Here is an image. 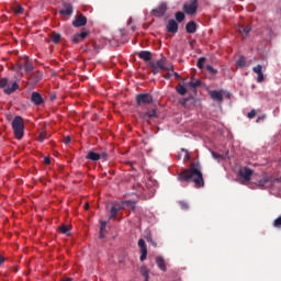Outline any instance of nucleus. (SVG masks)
Here are the masks:
<instances>
[{
  "mask_svg": "<svg viewBox=\"0 0 281 281\" xmlns=\"http://www.w3.org/2000/svg\"><path fill=\"white\" fill-rule=\"evenodd\" d=\"M50 40H52L53 43H56V44L60 43V34L52 33Z\"/></svg>",
  "mask_w": 281,
  "mask_h": 281,
  "instance_id": "obj_21",
  "label": "nucleus"
},
{
  "mask_svg": "<svg viewBox=\"0 0 281 281\" xmlns=\"http://www.w3.org/2000/svg\"><path fill=\"white\" fill-rule=\"evenodd\" d=\"M204 65H205V57H200L198 59L196 67H199V69H203Z\"/></svg>",
  "mask_w": 281,
  "mask_h": 281,
  "instance_id": "obj_26",
  "label": "nucleus"
},
{
  "mask_svg": "<svg viewBox=\"0 0 281 281\" xmlns=\"http://www.w3.org/2000/svg\"><path fill=\"white\" fill-rule=\"evenodd\" d=\"M138 57L142 59V60H145V63H148V60H150L153 58V54L148 50H142L139 54H138Z\"/></svg>",
  "mask_w": 281,
  "mask_h": 281,
  "instance_id": "obj_15",
  "label": "nucleus"
},
{
  "mask_svg": "<svg viewBox=\"0 0 281 281\" xmlns=\"http://www.w3.org/2000/svg\"><path fill=\"white\" fill-rule=\"evenodd\" d=\"M198 8H199V1L190 0L189 2L183 4V12H186V14H196Z\"/></svg>",
  "mask_w": 281,
  "mask_h": 281,
  "instance_id": "obj_6",
  "label": "nucleus"
},
{
  "mask_svg": "<svg viewBox=\"0 0 281 281\" xmlns=\"http://www.w3.org/2000/svg\"><path fill=\"white\" fill-rule=\"evenodd\" d=\"M184 19H186V14L183 12L178 11L176 13V20L178 21V23H181Z\"/></svg>",
  "mask_w": 281,
  "mask_h": 281,
  "instance_id": "obj_22",
  "label": "nucleus"
},
{
  "mask_svg": "<svg viewBox=\"0 0 281 281\" xmlns=\"http://www.w3.org/2000/svg\"><path fill=\"white\" fill-rule=\"evenodd\" d=\"M72 25L74 27H83V25H87V16L82 14L77 15Z\"/></svg>",
  "mask_w": 281,
  "mask_h": 281,
  "instance_id": "obj_9",
  "label": "nucleus"
},
{
  "mask_svg": "<svg viewBox=\"0 0 281 281\" xmlns=\"http://www.w3.org/2000/svg\"><path fill=\"white\" fill-rule=\"evenodd\" d=\"M117 216V207L112 206L111 209V218H115Z\"/></svg>",
  "mask_w": 281,
  "mask_h": 281,
  "instance_id": "obj_31",
  "label": "nucleus"
},
{
  "mask_svg": "<svg viewBox=\"0 0 281 281\" xmlns=\"http://www.w3.org/2000/svg\"><path fill=\"white\" fill-rule=\"evenodd\" d=\"M273 225H274V227H278V228L281 227V216H279L278 218L274 220Z\"/></svg>",
  "mask_w": 281,
  "mask_h": 281,
  "instance_id": "obj_34",
  "label": "nucleus"
},
{
  "mask_svg": "<svg viewBox=\"0 0 281 281\" xmlns=\"http://www.w3.org/2000/svg\"><path fill=\"white\" fill-rule=\"evenodd\" d=\"M138 247L140 249V261L144 262L148 256V249L146 248V241L144 239L138 240Z\"/></svg>",
  "mask_w": 281,
  "mask_h": 281,
  "instance_id": "obj_8",
  "label": "nucleus"
},
{
  "mask_svg": "<svg viewBox=\"0 0 281 281\" xmlns=\"http://www.w3.org/2000/svg\"><path fill=\"white\" fill-rule=\"evenodd\" d=\"M210 95L212 100H215L216 102H223V91L213 90L210 92Z\"/></svg>",
  "mask_w": 281,
  "mask_h": 281,
  "instance_id": "obj_13",
  "label": "nucleus"
},
{
  "mask_svg": "<svg viewBox=\"0 0 281 281\" xmlns=\"http://www.w3.org/2000/svg\"><path fill=\"white\" fill-rule=\"evenodd\" d=\"M267 183H269V178L265 177L263 179L259 180L258 186L260 188H267Z\"/></svg>",
  "mask_w": 281,
  "mask_h": 281,
  "instance_id": "obj_25",
  "label": "nucleus"
},
{
  "mask_svg": "<svg viewBox=\"0 0 281 281\" xmlns=\"http://www.w3.org/2000/svg\"><path fill=\"white\" fill-rule=\"evenodd\" d=\"M153 102V95L148 93H140L136 95V103L138 106H142V104H150Z\"/></svg>",
  "mask_w": 281,
  "mask_h": 281,
  "instance_id": "obj_7",
  "label": "nucleus"
},
{
  "mask_svg": "<svg viewBox=\"0 0 281 281\" xmlns=\"http://www.w3.org/2000/svg\"><path fill=\"white\" fill-rule=\"evenodd\" d=\"M186 30L188 34H194V32H196V23H194V21L189 22L186 26Z\"/></svg>",
  "mask_w": 281,
  "mask_h": 281,
  "instance_id": "obj_17",
  "label": "nucleus"
},
{
  "mask_svg": "<svg viewBox=\"0 0 281 281\" xmlns=\"http://www.w3.org/2000/svg\"><path fill=\"white\" fill-rule=\"evenodd\" d=\"M182 153H184V161H190V154L188 153V150L182 149Z\"/></svg>",
  "mask_w": 281,
  "mask_h": 281,
  "instance_id": "obj_36",
  "label": "nucleus"
},
{
  "mask_svg": "<svg viewBox=\"0 0 281 281\" xmlns=\"http://www.w3.org/2000/svg\"><path fill=\"white\" fill-rule=\"evenodd\" d=\"M87 36H89V31H81L79 33V38H81V41H85V38H87Z\"/></svg>",
  "mask_w": 281,
  "mask_h": 281,
  "instance_id": "obj_29",
  "label": "nucleus"
},
{
  "mask_svg": "<svg viewBox=\"0 0 281 281\" xmlns=\"http://www.w3.org/2000/svg\"><path fill=\"white\" fill-rule=\"evenodd\" d=\"M167 32H170L171 34H177L179 32V24H177V21L170 20L168 22Z\"/></svg>",
  "mask_w": 281,
  "mask_h": 281,
  "instance_id": "obj_10",
  "label": "nucleus"
},
{
  "mask_svg": "<svg viewBox=\"0 0 281 281\" xmlns=\"http://www.w3.org/2000/svg\"><path fill=\"white\" fill-rule=\"evenodd\" d=\"M168 8L166 4H160L157 9L153 10L154 16H164Z\"/></svg>",
  "mask_w": 281,
  "mask_h": 281,
  "instance_id": "obj_12",
  "label": "nucleus"
},
{
  "mask_svg": "<svg viewBox=\"0 0 281 281\" xmlns=\"http://www.w3.org/2000/svg\"><path fill=\"white\" fill-rule=\"evenodd\" d=\"M178 180L194 183L195 188H203L205 186L203 173L201 172V165L199 164H192L190 168L182 170L178 175Z\"/></svg>",
  "mask_w": 281,
  "mask_h": 281,
  "instance_id": "obj_1",
  "label": "nucleus"
},
{
  "mask_svg": "<svg viewBox=\"0 0 281 281\" xmlns=\"http://www.w3.org/2000/svg\"><path fill=\"white\" fill-rule=\"evenodd\" d=\"M74 13V7L71 4H66L64 10H60L63 16H71Z\"/></svg>",
  "mask_w": 281,
  "mask_h": 281,
  "instance_id": "obj_14",
  "label": "nucleus"
},
{
  "mask_svg": "<svg viewBox=\"0 0 281 281\" xmlns=\"http://www.w3.org/2000/svg\"><path fill=\"white\" fill-rule=\"evenodd\" d=\"M252 176L254 170H251L249 167H243L238 171V179L241 180V183H249Z\"/></svg>",
  "mask_w": 281,
  "mask_h": 281,
  "instance_id": "obj_4",
  "label": "nucleus"
},
{
  "mask_svg": "<svg viewBox=\"0 0 281 281\" xmlns=\"http://www.w3.org/2000/svg\"><path fill=\"white\" fill-rule=\"evenodd\" d=\"M142 274L144 276L145 280L148 281V270L142 268Z\"/></svg>",
  "mask_w": 281,
  "mask_h": 281,
  "instance_id": "obj_37",
  "label": "nucleus"
},
{
  "mask_svg": "<svg viewBox=\"0 0 281 281\" xmlns=\"http://www.w3.org/2000/svg\"><path fill=\"white\" fill-rule=\"evenodd\" d=\"M207 71H211V74H216L215 69L212 66L206 67Z\"/></svg>",
  "mask_w": 281,
  "mask_h": 281,
  "instance_id": "obj_41",
  "label": "nucleus"
},
{
  "mask_svg": "<svg viewBox=\"0 0 281 281\" xmlns=\"http://www.w3.org/2000/svg\"><path fill=\"white\" fill-rule=\"evenodd\" d=\"M177 92H178L180 95H186V93H188V89H186L184 86L179 85V86L177 87Z\"/></svg>",
  "mask_w": 281,
  "mask_h": 281,
  "instance_id": "obj_23",
  "label": "nucleus"
},
{
  "mask_svg": "<svg viewBox=\"0 0 281 281\" xmlns=\"http://www.w3.org/2000/svg\"><path fill=\"white\" fill-rule=\"evenodd\" d=\"M128 203H131V202H123V206L122 207H124V205H128Z\"/></svg>",
  "mask_w": 281,
  "mask_h": 281,
  "instance_id": "obj_45",
  "label": "nucleus"
},
{
  "mask_svg": "<svg viewBox=\"0 0 281 281\" xmlns=\"http://www.w3.org/2000/svg\"><path fill=\"white\" fill-rule=\"evenodd\" d=\"M257 76V82H262L265 80V75L262 72Z\"/></svg>",
  "mask_w": 281,
  "mask_h": 281,
  "instance_id": "obj_38",
  "label": "nucleus"
},
{
  "mask_svg": "<svg viewBox=\"0 0 281 281\" xmlns=\"http://www.w3.org/2000/svg\"><path fill=\"white\" fill-rule=\"evenodd\" d=\"M12 128L15 139H23V135H25V124L23 123V117L15 116L12 121Z\"/></svg>",
  "mask_w": 281,
  "mask_h": 281,
  "instance_id": "obj_2",
  "label": "nucleus"
},
{
  "mask_svg": "<svg viewBox=\"0 0 281 281\" xmlns=\"http://www.w3.org/2000/svg\"><path fill=\"white\" fill-rule=\"evenodd\" d=\"M175 76H176V78H180V76L177 72H175Z\"/></svg>",
  "mask_w": 281,
  "mask_h": 281,
  "instance_id": "obj_46",
  "label": "nucleus"
},
{
  "mask_svg": "<svg viewBox=\"0 0 281 281\" xmlns=\"http://www.w3.org/2000/svg\"><path fill=\"white\" fill-rule=\"evenodd\" d=\"M38 142H45V133L42 132L38 137Z\"/></svg>",
  "mask_w": 281,
  "mask_h": 281,
  "instance_id": "obj_39",
  "label": "nucleus"
},
{
  "mask_svg": "<svg viewBox=\"0 0 281 281\" xmlns=\"http://www.w3.org/2000/svg\"><path fill=\"white\" fill-rule=\"evenodd\" d=\"M59 232H60L61 234H69V226H67V225H61V226L59 227Z\"/></svg>",
  "mask_w": 281,
  "mask_h": 281,
  "instance_id": "obj_28",
  "label": "nucleus"
},
{
  "mask_svg": "<svg viewBox=\"0 0 281 281\" xmlns=\"http://www.w3.org/2000/svg\"><path fill=\"white\" fill-rule=\"evenodd\" d=\"M83 207H85V210H89V203H86V204L83 205Z\"/></svg>",
  "mask_w": 281,
  "mask_h": 281,
  "instance_id": "obj_44",
  "label": "nucleus"
},
{
  "mask_svg": "<svg viewBox=\"0 0 281 281\" xmlns=\"http://www.w3.org/2000/svg\"><path fill=\"white\" fill-rule=\"evenodd\" d=\"M247 65V59L245 57H239L238 60L236 61L237 67H245Z\"/></svg>",
  "mask_w": 281,
  "mask_h": 281,
  "instance_id": "obj_20",
  "label": "nucleus"
},
{
  "mask_svg": "<svg viewBox=\"0 0 281 281\" xmlns=\"http://www.w3.org/2000/svg\"><path fill=\"white\" fill-rule=\"evenodd\" d=\"M155 71H170L172 65L166 66V59H159L150 64Z\"/></svg>",
  "mask_w": 281,
  "mask_h": 281,
  "instance_id": "obj_5",
  "label": "nucleus"
},
{
  "mask_svg": "<svg viewBox=\"0 0 281 281\" xmlns=\"http://www.w3.org/2000/svg\"><path fill=\"white\" fill-rule=\"evenodd\" d=\"M80 41H82V40H81L79 33H77L72 36V43H80Z\"/></svg>",
  "mask_w": 281,
  "mask_h": 281,
  "instance_id": "obj_32",
  "label": "nucleus"
},
{
  "mask_svg": "<svg viewBox=\"0 0 281 281\" xmlns=\"http://www.w3.org/2000/svg\"><path fill=\"white\" fill-rule=\"evenodd\" d=\"M64 142L65 144H69V142H71V137L67 136Z\"/></svg>",
  "mask_w": 281,
  "mask_h": 281,
  "instance_id": "obj_42",
  "label": "nucleus"
},
{
  "mask_svg": "<svg viewBox=\"0 0 281 281\" xmlns=\"http://www.w3.org/2000/svg\"><path fill=\"white\" fill-rule=\"evenodd\" d=\"M104 232H106V222H101L100 238H104Z\"/></svg>",
  "mask_w": 281,
  "mask_h": 281,
  "instance_id": "obj_24",
  "label": "nucleus"
},
{
  "mask_svg": "<svg viewBox=\"0 0 281 281\" xmlns=\"http://www.w3.org/2000/svg\"><path fill=\"white\" fill-rule=\"evenodd\" d=\"M180 207H181V210H188L190 207V205L186 201H180Z\"/></svg>",
  "mask_w": 281,
  "mask_h": 281,
  "instance_id": "obj_33",
  "label": "nucleus"
},
{
  "mask_svg": "<svg viewBox=\"0 0 281 281\" xmlns=\"http://www.w3.org/2000/svg\"><path fill=\"white\" fill-rule=\"evenodd\" d=\"M3 262H5V259L2 256H0V266H2Z\"/></svg>",
  "mask_w": 281,
  "mask_h": 281,
  "instance_id": "obj_43",
  "label": "nucleus"
},
{
  "mask_svg": "<svg viewBox=\"0 0 281 281\" xmlns=\"http://www.w3.org/2000/svg\"><path fill=\"white\" fill-rule=\"evenodd\" d=\"M156 265L160 271H166V261L161 257L156 258Z\"/></svg>",
  "mask_w": 281,
  "mask_h": 281,
  "instance_id": "obj_18",
  "label": "nucleus"
},
{
  "mask_svg": "<svg viewBox=\"0 0 281 281\" xmlns=\"http://www.w3.org/2000/svg\"><path fill=\"white\" fill-rule=\"evenodd\" d=\"M13 12L15 14H23V7H21V4H16L14 8H13Z\"/></svg>",
  "mask_w": 281,
  "mask_h": 281,
  "instance_id": "obj_27",
  "label": "nucleus"
},
{
  "mask_svg": "<svg viewBox=\"0 0 281 281\" xmlns=\"http://www.w3.org/2000/svg\"><path fill=\"white\" fill-rule=\"evenodd\" d=\"M237 30H238L239 34H241L243 36H247V34H249V32H251V27L245 26V25H239Z\"/></svg>",
  "mask_w": 281,
  "mask_h": 281,
  "instance_id": "obj_19",
  "label": "nucleus"
},
{
  "mask_svg": "<svg viewBox=\"0 0 281 281\" xmlns=\"http://www.w3.org/2000/svg\"><path fill=\"white\" fill-rule=\"evenodd\" d=\"M44 164H45L46 166H49V165L52 164V160L49 159V157H45V158H44Z\"/></svg>",
  "mask_w": 281,
  "mask_h": 281,
  "instance_id": "obj_40",
  "label": "nucleus"
},
{
  "mask_svg": "<svg viewBox=\"0 0 281 281\" xmlns=\"http://www.w3.org/2000/svg\"><path fill=\"white\" fill-rule=\"evenodd\" d=\"M31 101L35 104V106H41V104L44 102L43 97L38 92L32 93Z\"/></svg>",
  "mask_w": 281,
  "mask_h": 281,
  "instance_id": "obj_11",
  "label": "nucleus"
},
{
  "mask_svg": "<svg viewBox=\"0 0 281 281\" xmlns=\"http://www.w3.org/2000/svg\"><path fill=\"white\" fill-rule=\"evenodd\" d=\"M247 117H249V120H254V117H256V110L248 112Z\"/></svg>",
  "mask_w": 281,
  "mask_h": 281,
  "instance_id": "obj_35",
  "label": "nucleus"
},
{
  "mask_svg": "<svg viewBox=\"0 0 281 281\" xmlns=\"http://www.w3.org/2000/svg\"><path fill=\"white\" fill-rule=\"evenodd\" d=\"M252 71H254L255 74H257V76L260 75V74H262V66H261V65H258V66L254 67V68H252Z\"/></svg>",
  "mask_w": 281,
  "mask_h": 281,
  "instance_id": "obj_30",
  "label": "nucleus"
},
{
  "mask_svg": "<svg viewBox=\"0 0 281 281\" xmlns=\"http://www.w3.org/2000/svg\"><path fill=\"white\" fill-rule=\"evenodd\" d=\"M86 159H90V161H100V154L95 151H89L86 156Z\"/></svg>",
  "mask_w": 281,
  "mask_h": 281,
  "instance_id": "obj_16",
  "label": "nucleus"
},
{
  "mask_svg": "<svg viewBox=\"0 0 281 281\" xmlns=\"http://www.w3.org/2000/svg\"><path fill=\"white\" fill-rule=\"evenodd\" d=\"M0 89H3V92L7 93V95H10L19 89V85L16 81L10 83L8 82V78L0 79Z\"/></svg>",
  "mask_w": 281,
  "mask_h": 281,
  "instance_id": "obj_3",
  "label": "nucleus"
}]
</instances>
